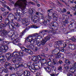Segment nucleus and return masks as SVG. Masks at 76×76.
I'll return each mask as SVG.
<instances>
[{"instance_id": "obj_54", "label": "nucleus", "mask_w": 76, "mask_h": 76, "mask_svg": "<svg viewBox=\"0 0 76 76\" xmlns=\"http://www.w3.org/2000/svg\"><path fill=\"white\" fill-rule=\"evenodd\" d=\"M41 25H42L43 26H46L47 25V23L46 22H42L41 23Z\"/></svg>"}, {"instance_id": "obj_58", "label": "nucleus", "mask_w": 76, "mask_h": 76, "mask_svg": "<svg viewBox=\"0 0 76 76\" xmlns=\"http://www.w3.org/2000/svg\"><path fill=\"white\" fill-rule=\"evenodd\" d=\"M58 51H60L61 52H64V48L63 47L61 48L60 50H59Z\"/></svg>"}, {"instance_id": "obj_12", "label": "nucleus", "mask_w": 76, "mask_h": 76, "mask_svg": "<svg viewBox=\"0 0 76 76\" xmlns=\"http://www.w3.org/2000/svg\"><path fill=\"white\" fill-rule=\"evenodd\" d=\"M32 67H34L37 70H38V69H41V67H40L39 65L38 66V65L34 63L33 64L31 65Z\"/></svg>"}, {"instance_id": "obj_64", "label": "nucleus", "mask_w": 76, "mask_h": 76, "mask_svg": "<svg viewBox=\"0 0 76 76\" xmlns=\"http://www.w3.org/2000/svg\"><path fill=\"white\" fill-rule=\"evenodd\" d=\"M53 54H51L50 55H49L48 57H49V58H52V57H53Z\"/></svg>"}, {"instance_id": "obj_6", "label": "nucleus", "mask_w": 76, "mask_h": 76, "mask_svg": "<svg viewBox=\"0 0 76 76\" xmlns=\"http://www.w3.org/2000/svg\"><path fill=\"white\" fill-rule=\"evenodd\" d=\"M5 56L6 57V58H8L7 59L8 61H9L10 59L12 58V57H15V55L14 52L12 54L10 52L6 54Z\"/></svg>"}, {"instance_id": "obj_1", "label": "nucleus", "mask_w": 76, "mask_h": 76, "mask_svg": "<svg viewBox=\"0 0 76 76\" xmlns=\"http://www.w3.org/2000/svg\"><path fill=\"white\" fill-rule=\"evenodd\" d=\"M15 58H13L12 59V61L14 63H16L15 65V66L16 68H20L23 67V62H21L22 60V58L21 56L19 57H13Z\"/></svg>"}, {"instance_id": "obj_56", "label": "nucleus", "mask_w": 76, "mask_h": 76, "mask_svg": "<svg viewBox=\"0 0 76 76\" xmlns=\"http://www.w3.org/2000/svg\"><path fill=\"white\" fill-rule=\"evenodd\" d=\"M43 34H46L47 32H48V30H43L42 31Z\"/></svg>"}, {"instance_id": "obj_31", "label": "nucleus", "mask_w": 76, "mask_h": 76, "mask_svg": "<svg viewBox=\"0 0 76 76\" xmlns=\"http://www.w3.org/2000/svg\"><path fill=\"white\" fill-rule=\"evenodd\" d=\"M32 59L34 61H38L37 56H33L32 57Z\"/></svg>"}, {"instance_id": "obj_55", "label": "nucleus", "mask_w": 76, "mask_h": 76, "mask_svg": "<svg viewBox=\"0 0 76 76\" xmlns=\"http://www.w3.org/2000/svg\"><path fill=\"white\" fill-rule=\"evenodd\" d=\"M0 10L1 11V12H5L6 11V10L5 9L1 7L0 8Z\"/></svg>"}, {"instance_id": "obj_57", "label": "nucleus", "mask_w": 76, "mask_h": 76, "mask_svg": "<svg viewBox=\"0 0 76 76\" xmlns=\"http://www.w3.org/2000/svg\"><path fill=\"white\" fill-rule=\"evenodd\" d=\"M62 66H59L58 68V70L59 71H61V70H62Z\"/></svg>"}, {"instance_id": "obj_48", "label": "nucleus", "mask_w": 76, "mask_h": 76, "mask_svg": "<svg viewBox=\"0 0 76 76\" xmlns=\"http://www.w3.org/2000/svg\"><path fill=\"white\" fill-rule=\"evenodd\" d=\"M8 17H14V18L15 19V16L13 15V14L12 13H10L8 16Z\"/></svg>"}, {"instance_id": "obj_25", "label": "nucleus", "mask_w": 76, "mask_h": 76, "mask_svg": "<svg viewBox=\"0 0 76 76\" xmlns=\"http://www.w3.org/2000/svg\"><path fill=\"white\" fill-rule=\"evenodd\" d=\"M27 30V28H26L24 30L21 32L20 35V38H22V37L25 34V32Z\"/></svg>"}, {"instance_id": "obj_42", "label": "nucleus", "mask_w": 76, "mask_h": 76, "mask_svg": "<svg viewBox=\"0 0 76 76\" xmlns=\"http://www.w3.org/2000/svg\"><path fill=\"white\" fill-rule=\"evenodd\" d=\"M20 48L23 51H26V48L22 46L21 47H20Z\"/></svg>"}, {"instance_id": "obj_45", "label": "nucleus", "mask_w": 76, "mask_h": 76, "mask_svg": "<svg viewBox=\"0 0 76 76\" xmlns=\"http://www.w3.org/2000/svg\"><path fill=\"white\" fill-rule=\"evenodd\" d=\"M39 34H40V35L42 37H43L44 35L47 34L46 33H43L42 31H40L39 32Z\"/></svg>"}, {"instance_id": "obj_9", "label": "nucleus", "mask_w": 76, "mask_h": 76, "mask_svg": "<svg viewBox=\"0 0 76 76\" xmlns=\"http://www.w3.org/2000/svg\"><path fill=\"white\" fill-rule=\"evenodd\" d=\"M36 42L37 44V45L38 46L35 47V50L36 51H37L38 50H39L40 49V46L41 45V43L40 42L38 39H36Z\"/></svg>"}, {"instance_id": "obj_35", "label": "nucleus", "mask_w": 76, "mask_h": 76, "mask_svg": "<svg viewBox=\"0 0 76 76\" xmlns=\"http://www.w3.org/2000/svg\"><path fill=\"white\" fill-rule=\"evenodd\" d=\"M51 38V37L50 35H48L46 36L45 38H44V39L46 41H48Z\"/></svg>"}, {"instance_id": "obj_10", "label": "nucleus", "mask_w": 76, "mask_h": 76, "mask_svg": "<svg viewBox=\"0 0 76 76\" xmlns=\"http://www.w3.org/2000/svg\"><path fill=\"white\" fill-rule=\"evenodd\" d=\"M46 17H47L48 19V21L49 22H50V21L52 19H53V20L54 21H56L57 20V17L56 16H54L53 17H51L49 15H48L47 16H46Z\"/></svg>"}, {"instance_id": "obj_8", "label": "nucleus", "mask_w": 76, "mask_h": 76, "mask_svg": "<svg viewBox=\"0 0 76 76\" xmlns=\"http://www.w3.org/2000/svg\"><path fill=\"white\" fill-rule=\"evenodd\" d=\"M14 53L15 54V57H18L20 56H19L18 54L21 55L24 54V53L23 52H22L21 50H20L18 52H14Z\"/></svg>"}, {"instance_id": "obj_41", "label": "nucleus", "mask_w": 76, "mask_h": 76, "mask_svg": "<svg viewBox=\"0 0 76 76\" xmlns=\"http://www.w3.org/2000/svg\"><path fill=\"white\" fill-rule=\"evenodd\" d=\"M61 10L62 13H66V12H67V10L65 8H63V11L62 10Z\"/></svg>"}, {"instance_id": "obj_5", "label": "nucleus", "mask_w": 76, "mask_h": 76, "mask_svg": "<svg viewBox=\"0 0 76 76\" xmlns=\"http://www.w3.org/2000/svg\"><path fill=\"white\" fill-rule=\"evenodd\" d=\"M45 64H44L43 63H41V66L40 67H43L45 71H46L47 72L49 73H51V68L48 66H46V65H45Z\"/></svg>"}, {"instance_id": "obj_44", "label": "nucleus", "mask_w": 76, "mask_h": 76, "mask_svg": "<svg viewBox=\"0 0 76 76\" xmlns=\"http://www.w3.org/2000/svg\"><path fill=\"white\" fill-rule=\"evenodd\" d=\"M57 25H58V23L56 22H54L52 24V26H57Z\"/></svg>"}, {"instance_id": "obj_22", "label": "nucleus", "mask_w": 76, "mask_h": 76, "mask_svg": "<svg viewBox=\"0 0 76 76\" xmlns=\"http://www.w3.org/2000/svg\"><path fill=\"white\" fill-rule=\"evenodd\" d=\"M34 37H33L32 36V35L31 36H30L28 37H27V38L26 39V40H27V41L28 42H30L31 41H32V39H34Z\"/></svg>"}, {"instance_id": "obj_49", "label": "nucleus", "mask_w": 76, "mask_h": 76, "mask_svg": "<svg viewBox=\"0 0 76 76\" xmlns=\"http://www.w3.org/2000/svg\"><path fill=\"white\" fill-rule=\"evenodd\" d=\"M63 41H59L57 42L58 44L59 45H61V44H63Z\"/></svg>"}, {"instance_id": "obj_23", "label": "nucleus", "mask_w": 76, "mask_h": 76, "mask_svg": "<svg viewBox=\"0 0 76 76\" xmlns=\"http://www.w3.org/2000/svg\"><path fill=\"white\" fill-rule=\"evenodd\" d=\"M0 60L2 63H3L6 61V59H4V57L3 55L0 56Z\"/></svg>"}, {"instance_id": "obj_39", "label": "nucleus", "mask_w": 76, "mask_h": 76, "mask_svg": "<svg viewBox=\"0 0 76 76\" xmlns=\"http://www.w3.org/2000/svg\"><path fill=\"white\" fill-rule=\"evenodd\" d=\"M65 62L66 64H68V65H69L70 64V61H69L68 60L66 59L65 61Z\"/></svg>"}, {"instance_id": "obj_40", "label": "nucleus", "mask_w": 76, "mask_h": 76, "mask_svg": "<svg viewBox=\"0 0 76 76\" xmlns=\"http://www.w3.org/2000/svg\"><path fill=\"white\" fill-rule=\"evenodd\" d=\"M64 25H66V24H68L69 23V21L67 20H65L63 22Z\"/></svg>"}, {"instance_id": "obj_19", "label": "nucleus", "mask_w": 76, "mask_h": 76, "mask_svg": "<svg viewBox=\"0 0 76 76\" xmlns=\"http://www.w3.org/2000/svg\"><path fill=\"white\" fill-rule=\"evenodd\" d=\"M48 34L50 35H53L54 34H55V30L52 31V30H48Z\"/></svg>"}, {"instance_id": "obj_32", "label": "nucleus", "mask_w": 76, "mask_h": 76, "mask_svg": "<svg viewBox=\"0 0 76 76\" xmlns=\"http://www.w3.org/2000/svg\"><path fill=\"white\" fill-rule=\"evenodd\" d=\"M37 41L36 39H33V40H31V41L29 42L31 44H33V45H34L36 42V41Z\"/></svg>"}, {"instance_id": "obj_18", "label": "nucleus", "mask_w": 76, "mask_h": 76, "mask_svg": "<svg viewBox=\"0 0 76 76\" xmlns=\"http://www.w3.org/2000/svg\"><path fill=\"white\" fill-rule=\"evenodd\" d=\"M2 33L1 34V35L2 36L4 37H5L7 35V31L4 29H3L2 31Z\"/></svg>"}, {"instance_id": "obj_63", "label": "nucleus", "mask_w": 76, "mask_h": 76, "mask_svg": "<svg viewBox=\"0 0 76 76\" xmlns=\"http://www.w3.org/2000/svg\"><path fill=\"white\" fill-rule=\"evenodd\" d=\"M0 2L3 3V4H4V3H6V1H4V0H0Z\"/></svg>"}, {"instance_id": "obj_50", "label": "nucleus", "mask_w": 76, "mask_h": 76, "mask_svg": "<svg viewBox=\"0 0 76 76\" xmlns=\"http://www.w3.org/2000/svg\"><path fill=\"white\" fill-rule=\"evenodd\" d=\"M71 40H72V42H76V39L74 37H72Z\"/></svg>"}, {"instance_id": "obj_61", "label": "nucleus", "mask_w": 76, "mask_h": 76, "mask_svg": "<svg viewBox=\"0 0 76 76\" xmlns=\"http://www.w3.org/2000/svg\"><path fill=\"white\" fill-rule=\"evenodd\" d=\"M31 27L33 28H38V27L37 26L34 25H32Z\"/></svg>"}, {"instance_id": "obj_3", "label": "nucleus", "mask_w": 76, "mask_h": 76, "mask_svg": "<svg viewBox=\"0 0 76 76\" xmlns=\"http://www.w3.org/2000/svg\"><path fill=\"white\" fill-rule=\"evenodd\" d=\"M27 2L26 0H18L15 4L14 6L17 7L18 6L20 8L23 9L26 6Z\"/></svg>"}, {"instance_id": "obj_26", "label": "nucleus", "mask_w": 76, "mask_h": 76, "mask_svg": "<svg viewBox=\"0 0 76 76\" xmlns=\"http://www.w3.org/2000/svg\"><path fill=\"white\" fill-rule=\"evenodd\" d=\"M27 47L28 48H30V49H31V50H33V49H34V48H35V46H34V45H27Z\"/></svg>"}, {"instance_id": "obj_13", "label": "nucleus", "mask_w": 76, "mask_h": 76, "mask_svg": "<svg viewBox=\"0 0 76 76\" xmlns=\"http://www.w3.org/2000/svg\"><path fill=\"white\" fill-rule=\"evenodd\" d=\"M32 36L33 38V39H38V38H39L38 37H41L39 35V34L37 33L34 34Z\"/></svg>"}, {"instance_id": "obj_62", "label": "nucleus", "mask_w": 76, "mask_h": 76, "mask_svg": "<svg viewBox=\"0 0 76 76\" xmlns=\"http://www.w3.org/2000/svg\"><path fill=\"white\" fill-rule=\"evenodd\" d=\"M51 76H57L58 75V74H52L50 75Z\"/></svg>"}, {"instance_id": "obj_28", "label": "nucleus", "mask_w": 76, "mask_h": 76, "mask_svg": "<svg viewBox=\"0 0 76 76\" xmlns=\"http://www.w3.org/2000/svg\"><path fill=\"white\" fill-rule=\"evenodd\" d=\"M2 6H3L4 7V8H6V7L7 9H8V10H9L10 11L11 10V9L10 8V7H9L8 6L6 5L5 4H2Z\"/></svg>"}, {"instance_id": "obj_34", "label": "nucleus", "mask_w": 76, "mask_h": 76, "mask_svg": "<svg viewBox=\"0 0 76 76\" xmlns=\"http://www.w3.org/2000/svg\"><path fill=\"white\" fill-rule=\"evenodd\" d=\"M12 40V42L14 44H16L17 43V40L16 39H15V37H13V38H11Z\"/></svg>"}, {"instance_id": "obj_33", "label": "nucleus", "mask_w": 76, "mask_h": 76, "mask_svg": "<svg viewBox=\"0 0 76 76\" xmlns=\"http://www.w3.org/2000/svg\"><path fill=\"white\" fill-rule=\"evenodd\" d=\"M64 68H65V69L67 70V72H70L69 71V66L68 65H66V64L64 65Z\"/></svg>"}, {"instance_id": "obj_59", "label": "nucleus", "mask_w": 76, "mask_h": 76, "mask_svg": "<svg viewBox=\"0 0 76 76\" xmlns=\"http://www.w3.org/2000/svg\"><path fill=\"white\" fill-rule=\"evenodd\" d=\"M40 62V61H38L37 62V63H34L36 64H38V65H39H39H40V64H41V62Z\"/></svg>"}, {"instance_id": "obj_29", "label": "nucleus", "mask_w": 76, "mask_h": 76, "mask_svg": "<svg viewBox=\"0 0 76 76\" xmlns=\"http://www.w3.org/2000/svg\"><path fill=\"white\" fill-rule=\"evenodd\" d=\"M6 41L1 40V39H0V45H5Z\"/></svg>"}, {"instance_id": "obj_17", "label": "nucleus", "mask_w": 76, "mask_h": 76, "mask_svg": "<svg viewBox=\"0 0 76 76\" xmlns=\"http://www.w3.org/2000/svg\"><path fill=\"white\" fill-rule=\"evenodd\" d=\"M24 76H30V72L28 70H25L23 73Z\"/></svg>"}, {"instance_id": "obj_38", "label": "nucleus", "mask_w": 76, "mask_h": 76, "mask_svg": "<svg viewBox=\"0 0 76 76\" xmlns=\"http://www.w3.org/2000/svg\"><path fill=\"white\" fill-rule=\"evenodd\" d=\"M3 47H1L0 46V55H1L3 54V52H4L3 50Z\"/></svg>"}, {"instance_id": "obj_52", "label": "nucleus", "mask_w": 76, "mask_h": 76, "mask_svg": "<svg viewBox=\"0 0 76 76\" xmlns=\"http://www.w3.org/2000/svg\"><path fill=\"white\" fill-rule=\"evenodd\" d=\"M8 70H9V69L7 68L5 69H4V71L5 73H7L8 72H9Z\"/></svg>"}, {"instance_id": "obj_36", "label": "nucleus", "mask_w": 76, "mask_h": 76, "mask_svg": "<svg viewBox=\"0 0 76 76\" xmlns=\"http://www.w3.org/2000/svg\"><path fill=\"white\" fill-rule=\"evenodd\" d=\"M11 65V64L9 63V62H6L4 64V67L5 68H7V66H10Z\"/></svg>"}, {"instance_id": "obj_4", "label": "nucleus", "mask_w": 76, "mask_h": 76, "mask_svg": "<svg viewBox=\"0 0 76 76\" xmlns=\"http://www.w3.org/2000/svg\"><path fill=\"white\" fill-rule=\"evenodd\" d=\"M58 51H59V49H56L53 50L52 52V54H55L56 56V58L57 59L59 58H60L61 57V54H60V53H58L56 54Z\"/></svg>"}, {"instance_id": "obj_43", "label": "nucleus", "mask_w": 76, "mask_h": 76, "mask_svg": "<svg viewBox=\"0 0 76 76\" xmlns=\"http://www.w3.org/2000/svg\"><path fill=\"white\" fill-rule=\"evenodd\" d=\"M4 67L3 66L1 67L0 68V73H2L4 71Z\"/></svg>"}, {"instance_id": "obj_53", "label": "nucleus", "mask_w": 76, "mask_h": 76, "mask_svg": "<svg viewBox=\"0 0 76 76\" xmlns=\"http://www.w3.org/2000/svg\"><path fill=\"white\" fill-rule=\"evenodd\" d=\"M42 60L43 63L44 64H45L47 63V60L45 59H42Z\"/></svg>"}, {"instance_id": "obj_20", "label": "nucleus", "mask_w": 76, "mask_h": 76, "mask_svg": "<svg viewBox=\"0 0 76 76\" xmlns=\"http://www.w3.org/2000/svg\"><path fill=\"white\" fill-rule=\"evenodd\" d=\"M21 22L22 24L25 25V24H26L28 23V21L26 18H24L22 19Z\"/></svg>"}, {"instance_id": "obj_15", "label": "nucleus", "mask_w": 76, "mask_h": 76, "mask_svg": "<svg viewBox=\"0 0 76 76\" xmlns=\"http://www.w3.org/2000/svg\"><path fill=\"white\" fill-rule=\"evenodd\" d=\"M63 73H67V76H73V75L70 73V71L67 72V70L65 69L63 70Z\"/></svg>"}, {"instance_id": "obj_60", "label": "nucleus", "mask_w": 76, "mask_h": 76, "mask_svg": "<svg viewBox=\"0 0 76 76\" xmlns=\"http://www.w3.org/2000/svg\"><path fill=\"white\" fill-rule=\"evenodd\" d=\"M15 25L17 28H19L20 27V24L19 23H16Z\"/></svg>"}, {"instance_id": "obj_30", "label": "nucleus", "mask_w": 76, "mask_h": 76, "mask_svg": "<svg viewBox=\"0 0 76 76\" xmlns=\"http://www.w3.org/2000/svg\"><path fill=\"white\" fill-rule=\"evenodd\" d=\"M26 52L29 54H32V51L30 49H26Z\"/></svg>"}, {"instance_id": "obj_11", "label": "nucleus", "mask_w": 76, "mask_h": 76, "mask_svg": "<svg viewBox=\"0 0 76 76\" xmlns=\"http://www.w3.org/2000/svg\"><path fill=\"white\" fill-rule=\"evenodd\" d=\"M72 68L70 69V70L72 71V73H74L75 72H76V62H75L72 65Z\"/></svg>"}, {"instance_id": "obj_27", "label": "nucleus", "mask_w": 76, "mask_h": 76, "mask_svg": "<svg viewBox=\"0 0 76 76\" xmlns=\"http://www.w3.org/2000/svg\"><path fill=\"white\" fill-rule=\"evenodd\" d=\"M1 47H3V48H2V50L3 51H7L8 50V49L9 48V47L8 46H0Z\"/></svg>"}, {"instance_id": "obj_37", "label": "nucleus", "mask_w": 76, "mask_h": 76, "mask_svg": "<svg viewBox=\"0 0 76 76\" xmlns=\"http://www.w3.org/2000/svg\"><path fill=\"white\" fill-rule=\"evenodd\" d=\"M46 40H45L44 39L41 42V45H45V44L46 43Z\"/></svg>"}, {"instance_id": "obj_7", "label": "nucleus", "mask_w": 76, "mask_h": 76, "mask_svg": "<svg viewBox=\"0 0 76 76\" xmlns=\"http://www.w3.org/2000/svg\"><path fill=\"white\" fill-rule=\"evenodd\" d=\"M34 17V19H33V18ZM31 20L32 22H33L34 23H37V22H39L40 20H39V18L38 16H37L35 15H33L31 17Z\"/></svg>"}, {"instance_id": "obj_24", "label": "nucleus", "mask_w": 76, "mask_h": 76, "mask_svg": "<svg viewBox=\"0 0 76 76\" xmlns=\"http://www.w3.org/2000/svg\"><path fill=\"white\" fill-rule=\"evenodd\" d=\"M29 69H30L31 71V72H32L33 73H35V72H37V70L35 69L34 68L32 67V65H31V67H30Z\"/></svg>"}, {"instance_id": "obj_21", "label": "nucleus", "mask_w": 76, "mask_h": 76, "mask_svg": "<svg viewBox=\"0 0 76 76\" xmlns=\"http://www.w3.org/2000/svg\"><path fill=\"white\" fill-rule=\"evenodd\" d=\"M34 10V9H30L29 10L28 12L30 14V15H33V14L35 13Z\"/></svg>"}, {"instance_id": "obj_47", "label": "nucleus", "mask_w": 76, "mask_h": 76, "mask_svg": "<svg viewBox=\"0 0 76 76\" xmlns=\"http://www.w3.org/2000/svg\"><path fill=\"white\" fill-rule=\"evenodd\" d=\"M53 61L54 65H56V64H57V61H56V59H53Z\"/></svg>"}, {"instance_id": "obj_51", "label": "nucleus", "mask_w": 76, "mask_h": 76, "mask_svg": "<svg viewBox=\"0 0 76 76\" xmlns=\"http://www.w3.org/2000/svg\"><path fill=\"white\" fill-rule=\"evenodd\" d=\"M37 60H42V58L39 56H37Z\"/></svg>"}, {"instance_id": "obj_16", "label": "nucleus", "mask_w": 76, "mask_h": 76, "mask_svg": "<svg viewBox=\"0 0 76 76\" xmlns=\"http://www.w3.org/2000/svg\"><path fill=\"white\" fill-rule=\"evenodd\" d=\"M68 47L70 49H72V50H75L76 49V46L75 45L72 44H69L68 45Z\"/></svg>"}, {"instance_id": "obj_2", "label": "nucleus", "mask_w": 76, "mask_h": 76, "mask_svg": "<svg viewBox=\"0 0 76 76\" xmlns=\"http://www.w3.org/2000/svg\"><path fill=\"white\" fill-rule=\"evenodd\" d=\"M4 23L5 25L4 24L2 23L1 24V26L3 27H6V26H9L10 29H11L13 31H16V28L12 24H10V21L9 20L8 18H7L5 19Z\"/></svg>"}, {"instance_id": "obj_46", "label": "nucleus", "mask_w": 76, "mask_h": 76, "mask_svg": "<svg viewBox=\"0 0 76 76\" xmlns=\"http://www.w3.org/2000/svg\"><path fill=\"white\" fill-rule=\"evenodd\" d=\"M10 76H20L19 74V73H17L15 74H15H11L10 75Z\"/></svg>"}, {"instance_id": "obj_14", "label": "nucleus", "mask_w": 76, "mask_h": 76, "mask_svg": "<svg viewBox=\"0 0 76 76\" xmlns=\"http://www.w3.org/2000/svg\"><path fill=\"white\" fill-rule=\"evenodd\" d=\"M48 64L49 66L51 67L53 69H56V67L53 65V62H52L51 61H48Z\"/></svg>"}]
</instances>
